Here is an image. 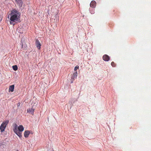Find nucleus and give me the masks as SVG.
Returning <instances> with one entry per match:
<instances>
[{
  "label": "nucleus",
  "instance_id": "nucleus-15",
  "mask_svg": "<svg viewBox=\"0 0 151 151\" xmlns=\"http://www.w3.org/2000/svg\"><path fill=\"white\" fill-rule=\"evenodd\" d=\"M111 65L113 67H115L116 66V64L114 62H112L111 63Z\"/></svg>",
  "mask_w": 151,
  "mask_h": 151
},
{
  "label": "nucleus",
  "instance_id": "nucleus-14",
  "mask_svg": "<svg viewBox=\"0 0 151 151\" xmlns=\"http://www.w3.org/2000/svg\"><path fill=\"white\" fill-rule=\"evenodd\" d=\"M12 68L15 71L17 70L18 69V67L17 65H14L13 66Z\"/></svg>",
  "mask_w": 151,
  "mask_h": 151
},
{
  "label": "nucleus",
  "instance_id": "nucleus-2",
  "mask_svg": "<svg viewBox=\"0 0 151 151\" xmlns=\"http://www.w3.org/2000/svg\"><path fill=\"white\" fill-rule=\"evenodd\" d=\"M17 125L16 124H15L13 125V130L14 133L17 135L20 138L22 136V133L19 131L18 130Z\"/></svg>",
  "mask_w": 151,
  "mask_h": 151
},
{
  "label": "nucleus",
  "instance_id": "nucleus-8",
  "mask_svg": "<svg viewBox=\"0 0 151 151\" xmlns=\"http://www.w3.org/2000/svg\"><path fill=\"white\" fill-rule=\"evenodd\" d=\"M96 3L94 1H92L90 4V6L92 8H95L96 6Z\"/></svg>",
  "mask_w": 151,
  "mask_h": 151
},
{
  "label": "nucleus",
  "instance_id": "nucleus-1",
  "mask_svg": "<svg viewBox=\"0 0 151 151\" xmlns=\"http://www.w3.org/2000/svg\"><path fill=\"white\" fill-rule=\"evenodd\" d=\"M10 18V24L14 25L15 23H17L20 19V14L15 9L12 10L9 14Z\"/></svg>",
  "mask_w": 151,
  "mask_h": 151
},
{
  "label": "nucleus",
  "instance_id": "nucleus-17",
  "mask_svg": "<svg viewBox=\"0 0 151 151\" xmlns=\"http://www.w3.org/2000/svg\"><path fill=\"white\" fill-rule=\"evenodd\" d=\"M2 17L1 15H0V22H1L2 21Z\"/></svg>",
  "mask_w": 151,
  "mask_h": 151
},
{
  "label": "nucleus",
  "instance_id": "nucleus-10",
  "mask_svg": "<svg viewBox=\"0 0 151 151\" xmlns=\"http://www.w3.org/2000/svg\"><path fill=\"white\" fill-rule=\"evenodd\" d=\"M16 2L17 4H18V5L20 7H21L22 5V0H16Z\"/></svg>",
  "mask_w": 151,
  "mask_h": 151
},
{
  "label": "nucleus",
  "instance_id": "nucleus-9",
  "mask_svg": "<svg viewBox=\"0 0 151 151\" xmlns=\"http://www.w3.org/2000/svg\"><path fill=\"white\" fill-rule=\"evenodd\" d=\"M30 133V131L28 130L25 131L24 132V137L26 138L27 137L29 136Z\"/></svg>",
  "mask_w": 151,
  "mask_h": 151
},
{
  "label": "nucleus",
  "instance_id": "nucleus-13",
  "mask_svg": "<svg viewBox=\"0 0 151 151\" xmlns=\"http://www.w3.org/2000/svg\"><path fill=\"white\" fill-rule=\"evenodd\" d=\"M22 42V40H21V42L22 43V48H23L24 49H26L27 47V45H24V44Z\"/></svg>",
  "mask_w": 151,
  "mask_h": 151
},
{
  "label": "nucleus",
  "instance_id": "nucleus-11",
  "mask_svg": "<svg viewBox=\"0 0 151 151\" xmlns=\"http://www.w3.org/2000/svg\"><path fill=\"white\" fill-rule=\"evenodd\" d=\"M18 130L19 132L21 133V132L23 131L24 130V127L22 125H20L18 127Z\"/></svg>",
  "mask_w": 151,
  "mask_h": 151
},
{
  "label": "nucleus",
  "instance_id": "nucleus-16",
  "mask_svg": "<svg viewBox=\"0 0 151 151\" xmlns=\"http://www.w3.org/2000/svg\"><path fill=\"white\" fill-rule=\"evenodd\" d=\"M79 68V66L78 65L76 66L74 68V70L75 71H76Z\"/></svg>",
  "mask_w": 151,
  "mask_h": 151
},
{
  "label": "nucleus",
  "instance_id": "nucleus-19",
  "mask_svg": "<svg viewBox=\"0 0 151 151\" xmlns=\"http://www.w3.org/2000/svg\"><path fill=\"white\" fill-rule=\"evenodd\" d=\"M17 106H19V103H18V104H17Z\"/></svg>",
  "mask_w": 151,
  "mask_h": 151
},
{
  "label": "nucleus",
  "instance_id": "nucleus-12",
  "mask_svg": "<svg viewBox=\"0 0 151 151\" xmlns=\"http://www.w3.org/2000/svg\"><path fill=\"white\" fill-rule=\"evenodd\" d=\"M14 85L10 86L9 87V92H13L14 91Z\"/></svg>",
  "mask_w": 151,
  "mask_h": 151
},
{
  "label": "nucleus",
  "instance_id": "nucleus-4",
  "mask_svg": "<svg viewBox=\"0 0 151 151\" xmlns=\"http://www.w3.org/2000/svg\"><path fill=\"white\" fill-rule=\"evenodd\" d=\"M78 75V73L77 71L73 73L71 79V83H73L75 79L76 78Z\"/></svg>",
  "mask_w": 151,
  "mask_h": 151
},
{
  "label": "nucleus",
  "instance_id": "nucleus-21",
  "mask_svg": "<svg viewBox=\"0 0 151 151\" xmlns=\"http://www.w3.org/2000/svg\"><path fill=\"white\" fill-rule=\"evenodd\" d=\"M17 151H19L17 150Z\"/></svg>",
  "mask_w": 151,
  "mask_h": 151
},
{
  "label": "nucleus",
  "instance_id": "nucleus-18",
  "mask_svg": "<svg viewBox=\"0 0 151 151\" xmlns=\"http://www.w3.org/2000/svg\"><path fill=\"white\" fill-rule=\"evenodd\" d=\"M91 14H93L94 13V11H92L91 12Z\"/></svg>",
  "mask_w": 151,
  "mask_h": 151
},
{
  "label": "nucleus",
  "instance_id": "nucleus-6",
  "mask_svg": "<svg viewBox=\"0 0 151 151\" xmlns=\"http://www.w3.org/2000/svg\"><path fill=\"white\" fill-rule=\"evenodd\" d=\"M103 60L106 61H108L110 60L109 57L107 55H104L103 56Z\"/></svg>",
  "mask_w": 151,
  "mask_h": 151
},
{
  "label": "nucleus",
  "instance_id": "nucleus-20",
  "mask_svg": "<svg viewBox=\"0 0 151 151\" xmlns=\"http://www.w3.org/2000/svg\"><path fill=\"white\" fill-rule=\"evenodd\" d=\"M9 16H8V18L9 19Z\"/></svg>",
  "mask_w": 151,
  "mask_h": 151
},
{
  "label": "nucleus",
  "instance_id": "nucleus-3",
  "mask_svg": "<svg viewBox=\"0 0 151 151\" xmlns=\"http://www.w3.org/2000/svg\"><path fill=\"white\" fill-rule=\"evenodd\" d=\"M9 123V121L6 120L3 122L0 127V129L1 132H4Z\"/></svg>",
  "mask_w": 151,
  "mask_h": 151
},
{
  "label": "nucleus",
  "instance_id": "nucleus-5",
  "mask_svg": "<svg viewBox=\"0 0 151 151\" xmlns=\"http://www.w3.org/2000/svg\"><path fill=\"white\" fill-rule=\"evenodd\" d=\"M35 44H36V45L37 48L39 50L40 49V48H41V44H40V43L39 40L37 39H36V40Z\"/></svg>",
  "mask_w": 151,
  "mask_h": 151
},
{
  "label": "nucleus",
  "instance_id": "nucleus-7",
  "mask_svg": "<svg viewBox=\"0 0 151 151\" xmlns=\"http://www.w3.org/2000/svg\"><path fill=\"white\" fill-rule=\"evenodd\" d=\"M35 110V109L32 108H29V109H27V112L30 113V114L33 115L34 114V112Z\"/></svg>",
  "mask_w": 151,
  "mask_h": 151
}]
</instances>
